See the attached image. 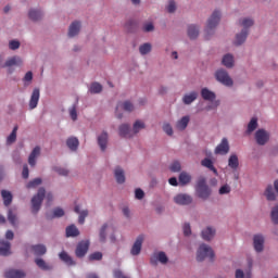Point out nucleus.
Listing matches in <instances>:
<instances>
[{
	"label": "nucleus",
	"instance_id": "obj_26",
	"mask_svg": "<svg viewBox=\"0 0 278 278\" xmlns=\"http://www.w3.org/2000/svg\"><path fill=\"white\" fill-rule=\"evenodd\" d=\"M60 261L64 262V264H66L67 266H75V262L73 261V257H71V255H68V253H66V251H62L59 254Z\"/></svg>",
	"mask_w": 278,
	"mask_h": 278
},
{
	"label": "nucleus",
	"instance_id": "obj_1",
	"mask_svg": "<svg viewBox=\"0 0 278 278\" xmlns=\"http://www.w3.org/2000/svg\"><path fill=\"white\" fill-rule=\"evenodd\" d=\"M239 24L241 27H243V29L240 34L236 35L235 45L237 47H240V45H243L245 42L247 36H249V27H253V20L245 17L243 20H240Z\"/></svg>",
	"mask_w": 278,
	"mask_h": 278
},
{
	"label": "nucleus",
	"instance_id": "obj_58",
	"mask_svg": "<svg viewBox=\"0 0 278 278\" xmlns=\"http://www.w3.org/2000/svg\"><path fill=\"white\" fill-rule=\"evenodd\" d=\"M229 192H231L229 185H224L219 188V194H229Z\"/></svg>",
	"mask_w": 278,
	"mask_h": 278
},
{
	"label": "nucleus",
	"instance_id": "obj_47",
	"mask_svg": "<svg viewBox=\"0 0 278 278\" xmlns=\"http://www.w3.org/2000/svg\"><path fill=\"white\" fill-rule=\"evenodd\" d=\"M265 197L267 201H275V192L273 191V186L269 185L265 190Z\"/></svg>",
	"mask_w": 278,
	"mask_h": 278
},
{
	"label": "nucleus",
	"instance_id": "obj_22",
	"mask_svg": "<svg viewBox=\"0 0 278 278\" xmlns=\"http://www.w3.org/2000/svg\"><path fill=\"white\" fill-rule=\"evenodd\" d=\"M108 132L103 131L99 137H98V144L101 149V151H105L108 149Z\"/></svg>",
	"mask_w": 278,
	"mask_h": 278
},
{
	"label": "nucleus",
	"instance_id": "obj_2",
	"mask_svg": "<svg viewBox=\"0 0 278 278\" xmlns=\"http://www.w3.org/2000/svg\"><path fill=\"white\" fill-rule=\"evenodd\" d=\"M195 192L200 199H203L204 201L210 199V195L212 194V189L207 186V180L205 177H200L198 179L197 186H195Z\"/></svg>",
	"mask_w": 278,
	"mask_h": 278
},
{
	"label": "nucleus",
	"instance_id": "obj_27",
	"mask_svg": "<svg viewBox=\"0 0 278 278\" xmlns=\"http://www.w3.org/2000/svg\"><path fill=\"white\" fill-rule=\"evenodd\" d=\"M23 64V61L21 60V58L18 56H13L11 59H9L4 65H2V68H10V66H18Z\"/></svg>",
	"mask_w": 278,
	"mask_h": 278
},
{
	"label": "nucleus",
	"instance_id": "obj_50",
	"mask_svg": "<svg viewBox=\"0 0 278 278\" xmlns=\"http://www.w3.org/2000/svg\"><path fill=\"white\" fill-rule=\"evenodd\" d=\"M103 260V253L101 252H93L89 255L90 262H101Z\"/></svg>",
	"mask_w": 278,
	"mask_h": 278
},
{
	"label": "nucleus",
	"instance_id": "obj_34",
	"mask_svg": "<svg viewBox=\"0 0 278 278\" xmlns=\"http://www.w3.org/2000/svg\"><path fill=\"white\" fill-rule=\"evenodd\" d=\"M10 249H11V244L8 241H0V255H4L8 256L10 255Z\"/></svg>",
	"mask_w": 278,
	"mask_h": 278
},
{
	"label": "nucleus",
	"instance_id": "obj_21",
	"mask_svg": "<svg viewBox=\"0 0 278 278\" xmlns=\"http://www.w3.org/2000/svg\"><path fill=\"white\" fill-rule=\"evenodd\" d=\"M201 166H204V168H208V170H212V173H214V175H218V169H216V167H214V162L212 161V159H203L201 161Z\"/></svg>",
	"mask_w": 278,
	"mask_h": 278
},
{
	"label": "nucleus",
	"instance_id": "obj_6",
	"mask_svg": "<svg viewBox=\"0 0 278 278\" xmlns=\"http://www.w3.org/2000/svg\"><path fill=\"white\" fill-rule=\"evenodd\" d=\"M215 77L219 84H223L224 86H233V80L231 77H229V74L225 70H218L215 73Z\"/></svg>",
	"mask_w": 278,
	"mask_h": 278
},
{
	"label": "nucleus",
	"instance_id": "obj_18",
	"mask_svg": "<svg viewBox=\"0 0 278 278\" xmlns=\"http://www.w3.org/2000/svg\"><path fill=\"white\" fill-rule=\"evenodd\" d=\"M4 277L5 278H24L25 271L20 269H9L5 271Z\"/></svg>",
	"mask_w": 278,
	"mask_h": 278
},
{
	"label": "nucleus",
	"instance_id": "obj_41",
	"mask_svg": "<svg viewBox=\"0 0 278 278\" xmlns=\"http://www.w3.org/2000/svg\"><path fill=\"white\" fill-rule=\"evenodd\" d=\"M222 63L226 68H231L233 66V55L231 54H226L224 55Z\"/></svg>",
	"mask_w": 278,
	"mask_h": 278
},
{
	"label": "nucleus",
	"instance_id": "obj_17",
	"mask_svg": "<svg viewBox=\"0 0 278 278\" xmlns=\"http://www.w3.org/2000/svg\"><path fill=\"white\" fill-rule=\"evenodd\" d=\"M110 229H112L114 231V227L110 226V224H104L100 228V232H99V240H100V242L104 243L105 240H108V231H110Z\"/></svg>",
	"mask_w": 278,
	"mask_h": 278
},
{
	"label": "nucleus",
	"instance_id": "obj_24",
	"mask_svg": "<svg viewBox=\"0 0 278 278\" xmlns=\"http://www.w3.org/2000/svg\"><path fill=\"white\" fill-rule=\"evenodd\" d=\"M74 212L76 214H79V217H78V223L79 225H84V223H86V217L88 216V210H85V211H81V208L79 207V205H76L74 207Z\"/></svg>",
	"mask_w": 278,
	"mask_h": 278
},
{
	"label": "nucleus",
	"instance_id": "obj_52",
	"mask_svg": "<svg viewBox=\"0 0 278 278\" xmlns=\"http://www.w3.org/2000/svg\"><path fill=\"white\" fill-rule=\"evenodd\" d=\"M169 170H172V173H179L181 170V163L174 161L169 166Z\"/></svg>",
	"mask_w": 278,
	"mask_h": 278
},
{
	"label": "nucleus",
	"instance_id": "obj_5",
	"mask_svg": "<svg viewBox=\"0 0 278 278\" xmlns=\"http://www.w3.org/2000/svg\"><path fill=\"white\" fill-rule=\"evenodd\" d=\"M218 23H220V11L215 10L213 12V14L211 15V17L208 18L207 24H206V28H205L206 40L208 38L207 36H210V34L214 33V29H216V27L218 26Z\"/></svg>",
	"mask_w": 278,
	"mask_h": 278
},
{
	"label": "nucleus",
	"instance_id": "obj_61",
	"mask_svg": "<svg viewBox=\"0 0 278 278\" xmlns=\"http://www.w3.org/2000/svg\"><path fill=\"white\" fill-rule=\"evenodd\" d=\"M135 198L138 199L139 201L144 199V191L142 189H136Z\"/></svg>",
	"mask_w": 278,
	"mask_h": 278
},
{
	"label": "nucleus",
	"instance_id": "obj_23",
	"mask_svg": "<svg viewBox=\"0 0 278 278\" xmlns=\"http://www.w3.org/2000/svg\"><path fill=\"white\" fill-rule=\"evenodd\" d=\"M40 155V147H35L31 153L28 156L29 166H36V157Z\"/></svg>",
	"mask_w": 278,
	"mask_h": 278
},
{
	"label": "nucleus",
	"instance_id": "obj_51",
	"mask_svg": "<svg viewBox=\"0 0 278 278\" xmlns=\"http://www.w3.org/2000/svg\"><path fill=\"white\" fill-rule=\"evenodd\" d=\"M40 184H42V179L41 178H35L26 185V188H38V186H40Z\"/></svg>",
	"mask_w": 278,
	"mask_h": 278
},
{
	"label": "nucleus",
	"instance_id": "obj_28",
	"mask_svg": "<svg viewBox=\"0 0 278 278\" xmlns=\"http://www.w3.org/2000/svg\"><path fill=\"white\" fill-rule=\"evenodd\" d=\"M1 197L3 199V203H4L5 207H10V205H12V199H13L12 192L3 189L1 191Z\"/></svg>",
	"mask_w": 278,
	"mask_h": 278
},
{
	"label": "nucleus",
	"instance_id": "obj_46",
	"mask_svg": "<svg viewBox=\"0 0 278 278\" xmlns=\"http://www.w3.org/2000/svg\"><path fill=\"white\" fill-rule=\"evenodd\" d=\"M102 90H103V86H101V84H99V83L91 84L90 89H89L91 94H99V92H101Z\"/></svg>",
	"mask_w": 278,
	"mask_h": 278
},
{
	"label": "nucleus",
	"instance_id": "obj_49",
	"mask_svg": "<svg viewBox=\"0 0 278 278\" xmlns=\"http://www.w3.org/2000/svg\"><path fill=\"white\" fill-rule=\"evenodd\" d=\"M140 129H144V124L142 121L138 119L135 122L134 126H132V132L134 134H139Z\"/></svg>",
	"mask_w": 278,
	"mask_h": 278
},
{
	"label": "nucleus",
	"instance_id": "obj_29",
	"mask_svg": "<svg viewBox=\"0 0 278 278\" xmlns=\"http://www.w3.org/2000/svg\"><path fill=\"white\" fill-rule=\"evenodd\" d=\"M66 146L72 151H77L79 149V139L77 137H71L66 140Z\"/></svg>",
	"mask_w": 278,
	"mask_h": 278
},
{
	"label": "nucleus",
	"instance_id": "obj_48",
	"mask_svg": "<svg viewBox=\"0 0 278 278\" xmlns=\"http://www.w3.org/2000/svg\"><path fill=\"white\" fill-rule=\"evenodd\" d=\"M236 278H251V263H250V270L242 271V269H237L236 270Z\"/></svg>",
	"mask_w": 278,
	"mask_h": 278
},
{
	"label": "nucleus",
	"instance_id": "obj_32",
	"mask_svg": "<svg viewBox=\"0 0 278 278\" xmlns=\"http://www.w3.org/2000/svg\"><path fill=\"white\" fill-rule=\"evenodd\" d=\"M197 97H199V93H197V91H192L190 93L185 94L182 98V101L185 105H190V103H193V101H197Z\"/></svg>",
	"mask_w": 278,
	"mask_h": 278
},
{
	"label": "nucleus",
	"instance_id": "obj_44",
	"mask_svg": "<svg viewBox=\"0 0 278 278\" xmlns=\"http://www.w3.org/2000/svg\"><path fill=\"white\" fill-rule=\"evenodd\" d=\"M18 131V127L14 126L12 132L10 136L7 138V144H14L16 142V132Z\"/></svg>",
	"mask_w": 278,
	"mask_h": 278
},
{
	"label": "nucleus",
	"instance_id": "obj_53",
	"mask_svg": "<svg viewBox=\"0 0 278 278\" xmlns=\"http://www.w3.org/2000/svg\"><path fill=\"white\" fill-rule=\"evenodd\" d=\"M53 170L55 173H58V175H60L61 177H68V169L64 168V167H54Z\"/></svg>",
	"mask_w": 278,
	"mask_h": 278
},
{
	"label": "nucleus",
	"instance_id": "obj_9",
	"mask_svg": "<svg viewBox=\"0 0 278 278\" xmlns=\"http://www.w3.org/2000/svg\"><path fill=\"white\" fill-rule=\"evenodd\" d=\"M88 249H90L89 241H80L76 247V257H85L86 253H88Z\"/></svg>",
	"mask_w": 278,
	"mask_h": 278
},
{
	"label": "nucleus",
	"instance_id": "obj_8",
	"mask_svg": "<svg viewBox=\"0 0 278 278\" xmlns=\"http://www.w3.org/2000/svg\"><path fill=\"white\" fill-rule=\"evenodd\" d=\"M118 110H124V112H134V103H131L129 100L117 103L116 116L117 118H123V115L122 113H118Z\"/></svg>",
	"mask_w": 278,
	"mask_h": 278
},
{
	"label": "nucleus",
	"instance_id": "obj_59",
	"mask_svg": "<svg viewBox=\"0 0 278 278\" xmlns=\"http://www.w3.org/2000/svg\"><path fill=\"white\" fill-rule=\"evenodd\" d=\"M175 10H177V4H175V1L170 0L167 5V12H169V14H173Z\"/></svg>",
	"mask_w": 278,
	"mask_h": 278
},
{
	"label": "nucleus",
	"instance_id": "obj_38",
	"mask_svg": "<svg viewBox=\"0 0 278 278\" xmlns=\"http://www.w3.org/2000/svg\"><path fill=\"white\" fill-rule=\"evenodd\" d=\"M115 179L117 184H125V172L123 170V168H115Z\"/></svg>",
	"mask_w": 278,
	"mask_h": 278
},
{
	"label": "nucleus",
	"instance_id": "obj_55",
	"mask_svg": "<svg viewBox=\"0 0 278 278\" xmlns=\"http://www.w3.org/2000/svg\"><path fill=\"white\" fill-rule=\"evenodd\" d=\"M62 216H64V210H62L61 207H56L53 210V218H62Z\"/></svg>",
	"mask_w": 278,
	"mask_h": 278
},
{
	"label": "nucleus",
	"instance_id": "obj_30",
	"mask_svg": "<svg viewBox=\"0 0 278 278\" xmlns=\"http://www.w3.org/2000/svg\"><path fill=\"white\" fill-rule=\"evenodd\" d=\"M214 236H216V230L213 229L212 227H207L206 229L202 230V238L207 242H210V240H212Z\"/></svg>",
	"mask_w": 278,
	"mask_h": 278
},
{
	"label": "nucleus",
	"instance_id": "obj_13",
	"mask_svg": "<svg viewBox=\"0 0 278 278\" xmlns=\"http://www.w3.org/2000/svg\"><path fill=\"white\" fill-rule=\"evenodd\" d=\"M40 101V89L35 88L29 100V110H36L38 102Z\"/></svg>",
	"mask_w": 278,
	"mask_h": 278
},
{
	"label": "nucleus",
	"instance_id": "obj_25",
	"mask_svg": "<svg viewBox=\"0 0 278 278\" xmlns=\"http://www.w3.org/2000/svg\"><path fill=\"white\" fill-rule=\"evenodd\" d=\"M201 97L204 99V101H214V99H216V93L207 88H202Z\"/></svg>",
	"mask_w": 278,
	"mask_h": 278
},
{
	"label": "nucleus",
	"instance_id": "obj_3",
	"mask_svg": "<svg viewBox=\"0 0 278 278\" xmlns=\"http://www.w3.org/2000/svg\"><path fill=\"white\" fill-rule=\"evenodd\" d=\"M197 260L198 262H204V260L214 262V250L210 245L202 243L198 249Z\"/></svg>",
	"mask_w": 278,
	"mask_h": 278
},
{
	"label": "nucleus",
	"instance_id": "obj_54",
	"mask_svg": "<svg viewBox=\"0 0 278 278\" xmlns=\"http://www.w3.org/2000/svg\"><path fill=\"white\" fill-rule=\"evenodd\" d=\"M271 220L275 225H278V206L271 210Z\"/></svg>",
	"mask_w": 278,
	"mask_h": 278
},
{
	"label": "nucleus",
	"instance_id": "obj_20",
	"mask_svg": "<svg viewBox=\"0 0 278 278\" xmlns=\"http://www.w3.org/2000/svg\"><path fill=\"white\" fill-rule=\"evenodd\" d=\"M31 251L37 257H42L47 253V247L45 244L31 245Z\"/></svg>",
	"mask_w": 278,
	"mask_h": 278
},
{
	"label": "nucleus",
	"instance_id": "obj_4",
	"mask_svg": "<svg viewBox=\"0 0 278 278\" xmlns=\"http://www.w3.org/2000/svg\"><path fill=\"white\" fill-rule=\"evenodd\" d=\"M47 195V191L45 188H39L36 195L31 199V212L36 214L40 212V207L42 206V201H45V197Z\"/></svg>",
	"mask_w": 278,
	"mask_h": 278
},
{
	"label": "nucleus",
	"instance_id": "obj_7",
	"mask_svg": "<svg viewBox=\"0 0 278 278\" xmlns=\"http://www.w3.org/2000/svg\"><path fill=\"white\" fill-rule=\"evenodd\" d=\"M255 140L257 144H260L261 147H264V144H266V142L270 140V135L268 134V131L264 129H258L255 132Z\"/></svg>",
	"mask_w": 278,
	"mask_h": 278
},
{
	"label": "nucleus",
	"instance_id": "obj_60",
	"mask_svg": "<svg viewBox=\"0 0 278 278\" xmlns=\"http://www.w3.org/2000/svg\"><path fill=\"white\" fill-rule=\"evenodd\" d=\"M70 116L72 121H77V106H72L70 109Z\"/></svg>",
	"mask_w": 278,
	"mask_h": 278
},
{
	"label": "nucleus",
	"instance_id": "obj_10",
	"mask_svg": "<svg viewBox=\"0 0 278 278\" xmlns=\"http://www.w3.org/2000/svg\"><path fill=\"white\" fill-rule=\"evenodd\" d=\"M150 262L152 266H157V262L161 264H168V256H166V253L164 252L154 253Z\"/></svg>",
	"mask_w": 278,
	"mask_h": 278
},
{
	"label": "nucleus",
	"instance_id": "obj_36",
	"mask_svg": "<svg viewBox=\"0 0 278 278\" xmlns=\"http://www.w3.org/2000/svg\"><path fill=\"white\" fill-rule=\"evenodd\" d=\"M77 236H79V229H77V226L71 225L66 228L67 238H77Z\"/></svg>",
	"mask_w": 278,
	"mask_h": 278
},
{
	"label": "nucleus",
	"instance_id": "obj_40",
	"mask_svg": "<svg viewBox=\"0 0 278 278\" xmlns=\"http://www.w3.org/2000/svg\"><path fill=\"white\" fill-rule=\"evenodd\" d=\"M188 36L191 40H194V38L199 37V27L195 25H190L188 27Z\"/></svg>",
	"mask_w": 278,
	"mask_h": 278
},
{
	"label": "nucleus",
	"instance_id": "obj_16",
	"mask_svg": "<svg viewBox=\"0 0 278 278\" xmlns=\"http://www.w3.org/2000/svg\"><path fill=\"white\" fill-rule=\"evenodd\" d=\"M121 138H131L134 132L131 131V127L128 124H122L118 128Z\"/></svg>",
	"mask_w": 278,
	"mask_h": 278
},
{
	"label": "nucleus",
	"instance_id": "obj_15",
	"mask_svg": "<svg viewBox=\"0 0 278 278\" xmlns=\"http://www.w3.org/2000/svg\"><path fill=\"white\" fill-rule=\"evenodd\" d=\"M253 242L255 251L262 253L264 251V237L262 235H255Z\"/></svg>",
	"mask_w": 278,
	"mask_h": 278
},
{
	"label": "nucleus",
	"instance_id": "obj_14",
	"mask_svg": "<svg viewBox=\"0 0 278 278\" xmlns=\"http://www.w3.org/2000/svg\"><path fill=\"white\" fill-rule=\"evenodd\" d=\"M142 242H144V237L142 235H140L136 239V241L130 250L131 255H140V251H142Z\"/></svg>",
	"mask_w": 278,
	"mask_h": 278
},
{
	"label": "nucleus",
	"instance_id": "obj_12",
	"mask_svg": "<svg viewBox=\"0 0 278 278\" xmlns=\"http://www.w3.org/2000/svg\"><path fill=\"white\" fill-rule=\"evenodd\" d=\"M216 155H227L229 153V141L224 138L222 142L215 148Z\"/></svg>",
	"mask_w": 278,
	"mask_h": 278
},
{
	"label": "nucleus",
	"instance_id": "obj_64",
	"mask_svg": "<svg viewBox=\"0 0 278 278\" xmlns=\"http://www.w3.org/2000/svg\"><path fill=\"white\" fill-rule=\"evenodd\" d=\"M153 29H155V27L152 23H148L143 26V31H153Z\"/></svg>",
	"mask_w": 278,
	"mask_h": 278
},
{
	"label": "nucleus",
	"instance_id": "obj_57",
	"mask_svg": "<svg viewBox=\"0 0 278 278\" xmlns=\"http://www.w3.org/2000/svg\"><path fill=\"white\" fill-rule=\"evenodd\" d=\"M163 131L167 134V136H173V126L170 124L166 123L163 125Z\"/></svg>",
	"mask_w": 278,
	"mask_h": 278
},
{
	"label": "nucleus",
	"instance_id": "obj_62",
	"mask_svg": "<svg viewBox=\"0 0 278 278\" xmlns=\"http://www.w3.org/2000/svg\"><path fill=\"white\" fill-rule=\"evenodd\" d=\"M113 277L114 278H129L128 276H125V274H123L121 271V269H115L114 273H113Z\"/></svg>",
	"mask_w": 278,
	"mask_h": 278
},
{
	"label": "nucleus",
	"instance_id": "obj_31",
	"mask_svg": "<svg viewBox=\"0 0 278 278\" xmlns=\"http://www.w3.org/2000/svg\"><path fill=\"white\" fill-rule=\"evenodd\" d=\"M188 123H190V116H184L176 123V129H178V131H184L186 127H188Z\"/></svg>",
	"mask_w": 278,
	"mask_h": 278
},
{
	"label": "nucleus",
	"instance_id": "obj_35",
	"mask_svg": "<svg viewBox=\"0 0 278 278\" xmlns=\"http://www.w3.org/2000/svg\"><path fill=\"white\" fill-rule=\"evenodd\" d=\"M179 184H181V186H188V184H190V181H192V176L186 172H182L179 174Z\"/></svg>",
	"mask_w": 278,
	"mask_h": 278
},
{
	"label": "nucleus",
	"instance_id": "obj_42",
	"mask_svg": "<svg viewBox=\"0 0 278 278\" xmlns=\"http://www.w3.org/2000/svg\"><path fill=\"white\" fill-rule=\"evenodd\" d=\"M35 264L40 268L41 270H51V266L45 262L42 258H35Z\"/></svg>",
	"mask_w": 278,
	"mask_h": 278
},
{
	"label": "nucleus",
	"instance_id": "obj_56",
	"mask_svg": "<svg viewBox=\"0 0 278 278\" xmlns=\"http://www.w3.org/2000/svg\"><path fill=\"white\" fill-rule=\"evenodd\" d=\"M21 47V42L16 41V40H11L9 42V48L11 49V51H16V49H18Z\"/></svg>",
	"mask_w": 278,
	"mask_h": 278
},
{
	"label": "nucleus",
	"instance_id": "obj_11",
	"mask_svg": "<svg viewBox=\"0 0 278 278\" xmlns=\"http://www.w3.org/2000/svg\"><path fill=\"white\" fill-rule=\"evenodd\" d=\"M174 202L177 205H190V203H192V197L186 193H179L176 197H174Z\"/></svg>",
	"mask_w": 278,
	"mask_h": 278
},
{
	"label": "nucleus",
	"instance_id": "obj_63",
	"mask_svg": "<svg viewBox=\"0 0 278 278\" xmlns=\"http://www.w3.org/2000/svg\"><path fill=\"white\" fill-rule=\"evenodd\" d=\"M182 229H184L185 236H190V233H192V229L190 228V224H185Z\"/></svg>",
	"mask_w": 278,
	"mask_h": 278
},
{
	"label": "nucleus",
	"instance_id": "obj_39",
	"mask_svg": "<svg viewBox=\"0 0 278 278\" xmlns=\"http://www.w3.org/2000/svg\"><path fill=\"white\" fill-rule=\"evenodd\" d=\"M8 220L12 225V227H16L18 223V217H16V213H14L12 208H10L8 212Z\"/></svg>",
	"mask_w": 278,
	"mask_h": 278
},
{
	"label": "nucleus",
	"instance_id": "obj_43",
	"mask_svg": "<svg viewBox=\"0 0 278 278\" xmlns=\"http://www.w3.org/2000/svg\"><path fill=\"white\" fill-rule=\"evenodd\" d=\"M257 129V118L253 117L248 124L247 134H253Z\"/></svg>",
	"mask_w": 278,
	"mask_h": 278
},
{
	"label": "nucleus",
	"instance_id": "obj_33",
	"mask_svg": "<svg viewBox=\"0 0 278 278\" xmlns=\"http://www.w3.org/2000/svg\"><path fill=\"white\" fill-rule=\"evenodd\" d=\"M228 166L229 168H232V170H237V168L240 166V161L238 160V155L231 154L229 156Z\"/></svg>",
	"mask_w": 278,
	"mask_h": 278
},
{
	"label": "nucleus",
	"instance_id": "obj_45",
	"mask_svg": "<svg viewBox=\"0 0 278 278\" xmlns=\"http://www.w3.org/2000/svg\"><path fill=\"white\" fill-rule=\"evenodd\" d=\"M151 49H152L151 43L147 42L139 47V52L141 55H147L151 53Z\"/></svg>",
	"mask_w": 278,
	"mask_h": 278
},
{
	"label": "nucleus",
	"instance_id": "obj_19",
	"mask_svg": "<svg viewBox=\"0 0 278 278\" xmlns=\"http://www.w3.org/2000/svg\"><path fill=\"white\" fill-rule=\"evenodd\" d=\"M81 29V24L79 22H73L68 29V37L75 38L77 34H79V30Z\"/></svg>",
	"mask_w": 278,
	"mask_h": 278
},
{
	"label": "nucleus",
	"instance_id": "obj_37",
	"mask_svg": "<svg viewBox=\"0 0 278 278\" xmlns=\"http://www.w3.org/2000/svg\"><path fill=\"white\" fill-rule=\"evenodd\" d=\"M28 17L30 21H40L42 18V11L33 9L28 12Z\"/></svg>",
	"mask_w": 278,
	"mask_h": 278
}]
</instances>
